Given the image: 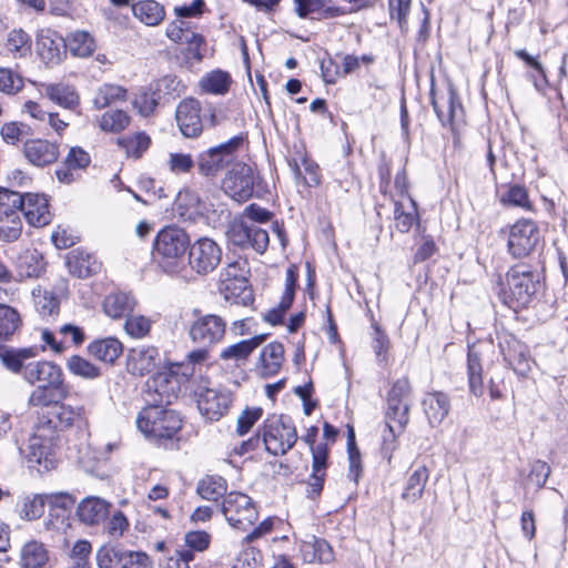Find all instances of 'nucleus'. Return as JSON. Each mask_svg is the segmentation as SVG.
Instances as JSON below:
<instances>
[{"label": "nucleus", "mask_w": 568, "mask_h": 568, "mask_svg": "<svg viewBox=\"0 0 568 568\" xmlns=\"http://www.w3.org/2000/svg\"><path fill=\"white\" fill-rule=\"evenodd\" d=\"M176 379L166 373H160L148 379L144 389L146 406L170 404L174 397V385Z\"/></svg>", "instance_id": "25"}, {"label": "nucleus", "mask_w": 568, "mask_h": 568, "mask_svg": "<svg viewBox=\"0 0 568 568\" xmlns=\"http://www.w3.org/2000/svg\"><path fill=\"white\" fill-rule=\"evenodd\" d=\"M160 101L159 92H155L153 87H150L148 91H143L135 97L133 106L141 115L149 116Z\"/></svg>", "instance_id": "56"}, {"label": "nucleus", "mask_w": 568, "mask_h": 568, "mask_svg": "<svg viewBox=\"0 0 568 568\" xmlns=\"http://www.w3.org/2000/svg\"><path fill=\"white\" fill-rule=\"evenodd\" d=\"M241 141V138H233L225 143L201 153L197 160L201 173L213 175L222 170L230 162L232 153L240 145Z\"/></svg>", "instance_id": "19"}, {"label": "nucleus", "mask_w": 568, "mask_h": 568, "mask_svg": "<svg viewBox=\"0 0 568 568\" xmlns=\"http://www.w3.org/2000/svg\"><path fill=\"white\" fill-rule=\"evenodd\" d=\"M247 234H253V250L264 253L268 246V233L255 223L245 221L233 222L227 232L229 241L240 247H247Z\"/></svg>", "instance_id": "20"}, {"label": "nucleus", "mask_w": 568, "mask_h": 568, "mask_svg": "<svg viewBox=\"0 0 568 568\" xmlns=\"http://www.w3.org/2000/svg\"><path fill=\"white\" fill-rule=\"evenodd\" d=\"M430 102L438 120L444 126L453 125L456 121L462 120L463 106L455 90L449 89L446 95L438 97L434 89H432Z\"/></svg>", "instance_id": "24"}, {"label": "nucleus", "mask_w": 568, "mask_h": 568, "mask_svg": "<svg viewBox=\"0 0 568 568\" xmlns=\"http://www.w3.org/2000/svg\"><path fill=\"white\" fill-rule=\"evenodd\" d=\"M84 419V408L82 406L73 407L64 403H54L40 422L38 427H44L45 432L54 435L57 430H64L73 426H79Z\"/></svg>", "instance_id": "13"}, {"label": "nucleus", "mask_w": 568, "mask_h": 568, "mask_svg": "<svg viewBox=\"0 0 568 568\" xmlns=\"http://www.w3.org/2000/svg\"><path fill=\"white\" fill-rule=\"evenodd\" d=\"M197 494L207 500H217L226 491V481L219 476H206L197 483Z\"/></svg>", "instance_id": "50"}, {"label": "nucleus", "mask_w": 568, "mask_h": 568, "mask_svg": "<svg viewBox=\"0 0 568 568\" xmlns=\"http://www.w3.org/2000/svg\"><path fill=\"white\" fill-rule=\"evenodd\" d=\"M67 368L71 374L84 379H95L101 376L100 367L79 355L68 358Z\"/></svg>", "instance_id": "52"}, {"label": "nucleus", "mask_w": 568, "mask_h": 568, "mask_svg": "<svg viewBox=\"0 0 568 568\" xmlns=\"http://www.w3.org/2000/svg\"><path fill=\"white\" fill-rule=\"evenodd\" d=\"M24 382L30 385L54 387L62 399H65L70 393L69 386L64 383L62 368L51 361H36Z\"/></svg>", "instance_id": "15"}, {"label": "nucleus", "mask_w": 568, "mask_h": 568, "mask_svg": "<svg viewBox=\"0 0 568 568\" xmlns=\"http://www.w3.org/2000/svg\"><path fill=\"white\" fill-rule=\"evenodd\" d=\"M133 16L145 26L160 24L165 17L164 7L155 0H143L132 4Z\"/></svg>", "instance_id": "37"}, {"label": "nucleus", "mask_w": 568, "mask_h": 568, "mask_svg": "<svg viewBox=\"0 0 568 568\" xmlns=\"http://www.w3.org/2000/svg\"><path fill=\"white\" fill-rule=\"evenodd\" d=\"M226 321L216 314H200L189 327L191 341L200 347H212L225 336Z\"/></svg>", "instance_id": "9"}, {"label": "nucleus", "mask_w": 568, "mask_h": 568, "mask_svg": "<svg viewBox=\"0 0 568 568\" xmlns=\"http://www.w3.org/2000/svg\"><path fill=\"white\" fill-rule=\"evenodd\" d=\"M90 355L104 363H114L123 352L122 343L114 337L92 342L88 346Z\"/></svg>", "instance_id": "36"}, {"label": "nucleus", "mask_w": 568, "mask_h": 568, "mask_svg": "<svg viewBox=\"0 0 568 568\" xmlns=\"http://www.w3.org/2000/svg\"><path fill=\"white\" fill-rule=\"evenodd\" d=\"M21 318L11 306L0 304V347H6L2 342L8 341L19 328Z\"/></svg>", "instance_id": "46"}, {"label": "nucleus", "mask_w": 568, "mask_h": 568, "mask_svg": "<svg viewBox=\"0 0 568 568\" xmlns=\"http://www.w3.org/2000/svg\"><path fill=\"white\" fill-rule=\"evenodd\" d=\"M130 116L123 110H110L99 119V128L106 133H119L128 128Z\"/></svg>", "instance_id": "49"}, {"label": "nucleus", "mask_w": 568, "mask_h": 568, "mask_svg": "<svg viewBox=\"0 0 568 568\" xmlns=\"http://www.w3.org/2000/svg\"><path fill=\"white\" fill-rule=\"evenodd\" d=\"M23 87L22 78L10 69L0 68V91L16 94Z\"/></svg>", "instance_id": "62"}, {"label": "nucleus", "mask_w": 568, "mask_h": 568, "mask_svg": "<svg viewBox=\"0 0 568 568\" xmlns=\"http://www.w3.org/2000/svg\"><path fill=\"white\" fill-rule=\"evenodd\" d=\"M263 336H255L250 339L241 341L236 344L225 347L220 357L224 361H242L250 356V354L261 344Z\"/></svg>", "instance_id": "47"}, {"label": "nucleus", "mask_w": 568, "mask_h": 568, "mask_svg": "<svg viewBox=\"0 0 568 568\" xmlns=\"http://www.w3.org/2000/svg\"><path fill=\"white\" fill-rule=\"evenodd\" d=\"M67 48L74 57L87 58L95 50V41L90 33L75 31L69 37Z\"/></svg>", "instance_id": "48"}, {"label": "nucleus", "mask_w": 568, "mask_h": 568, "mask_svg": "<svg viewBox=\"0 0 568 568\" xmlns=\"http://www.w3.org/2000/svg\"><path fill=\"white\" fill-rule=\"evenodd\" d=\"M499 347L505 361L519 375L526 376L531 369V358L527 346L515 336L507 334L500 337Z\"/></svg>", "instance_id": "21"}, {"label": "nucleus", "mask_w": 568, "mask_h": 568, "mask_svg": "<svg viewBox=\"0 0 568 568\" xmlns=\"http://www.w3.org/2000/svg\"><path fill=\"white\" fill-rule=\"evenodd\" d=\"M21 193L0 186V221L20 216Z\"/></svg>", "instance_id": "53"}, {"label": "nucleus", "mask_w": 568, "mask_h": 568, "mask_svg": "<svg viewBox=\"0 0 568 568\" xmlns=\"http://www.w3.org/2000/svg\"><path fill=\"white\" fill-rule=\"evenodd\" d=\"M153 90L159 92L160 100L165 98L179 97L182 92L181 81L175 75H164L159 79L153 85Z\"/></svg>", "instance_id": "59"}, {"label": "nucleus", "mask_w": 568, "mask_h": 568, "mask_svg": "<svg viewBox=\"0 0 568 568\" xmlns=\"http://www.w3.org/2000/svg\"><path fill=\"white\" fill-rule=\"evenodd\" d=\"M27 160L36 166H45L54 163L59 158V148L55 143L42 139L28 140L23 146Z\"/></svg>", "instance_id": "29"}, {"label": "nucleus", "mask_w": 568, "mask_h": 568, "mask_svg": "<svg viewBox=\"0 0 568 568\" xmlns=\"http://www.w3.org/2000/svg\"><path fill=\"white\" fill-rule=\"evenodd\" d=\"M129 156L140 158L151 144L150 136L144 132H138L131 136L121 138L118 140Z\"/></svg>", "instance_id": "54"}, {"label": "nucleus", "mask_w": 568, "mask_h": 568, "mask_svg": "<svg viewBox=\"0 0 568 568\" xmlns=\"http://www.w3.org/2000/svg\"><path fill=\"white\" fill-rule=\"evenodd\" d=\"M22 222L20 216L3 217L0 221V241L11 243L21 236Z\"/></svg>", "instance_id": "60"}, {"label": "nucleus", "mask_w": 568, "mask_h": 568, "mask_svg": "<svg viewBox=\"0 0 568 568\" xmlns=\"http://www.w3.org/2000/svg\"><path fill=\"white\" fill-rule=\"evenodd\" d=\"M221 509L227 523L242 530L250 527L258 515L251 497L237 491L224 497Z\"/></svg>", "instance_id": "8"}, {"label": "nucleus", "mask_w": 568, "mask_h": 568, "mask_svg": "<svg viewBox=\"0 0 568 568\" xmlns=\"http://www.w3.org/2000/svg\"><path fill=\"white\" fill-rule=\"evenodd\" d=\"M412 385L408 377L404 376L393 383L387 394L386 418L396 423L398 432H403L409 423L412 406Z\"/></svg>", "instance_id": "7"}, {"label": "nucleus", "mask_w": 568, "mask_h": 568, "mask_svg": "<svg viewBox=\"0 0 568 568\" xmlns=\"http://www.w3.org/2000/svg\"><path fill=\"white\" fill-rule=\"evenodd\" d=\"M540 233L531 220H519L509 230L507 247L515 258L528 256L539 243Z\"/></svg>", "instance_id": "10"}, {"label": "nucleus", "mask_w": 568, "mask_h": 568, "mask_svg": "<svg viewBox=\"0 0 568 568\" xmlns=\"http://www.w3.org/2000/svg\"><path fill=\"white\" fill-rule=\"evenodd\" d=\"M248 270L246 261L227 263L219 277V292L226 301L241 300L243 303L252 298L248 287Z\"/></svg>", "instance_id": "4"}, {"label": "nucleus", "mask_w": 568, "mask_h": 568, "mask_svg": "<svg viewBox=\"0 0 568 568\" xmlns=\"http://www.w3.org/2000/svg\"><path fill=\"white\" fill-rule=\"evenodd\" d=\"M110 504L99 497H87L78 506L77 516L85 525H98L109 514Z\"/></svg>", "instance_id": "31"}, {"label": "nucleus", "mask_w": 568, "mask_h": 568, "mask_svg": "<svg viewBox=\"0 0 568 568\" xmlns=\"http://www.w3.org/2000/svg\"><path fill=\"white\" fill-rule=\"evenodd\" d=\"M99 568H152V560L143 551L125 549L111 544L103 545L95 554Z\"/></svg>", "instance_id": "6"}, {"label": "nucleus", "mask_w": 568, "mask_h": 568, "mask_svg": "<svg viewBox=\"0 0 568 568\" xmlns=\"http://www.w3.org/2000/svg\"><path fill=\"white\" fill-rule=\"evenodd\" d=\"M500 201L505 205L517 206L525 210L531 209V202L528 196V192L524 186L511 185L501 195Z\"/></svg>", "instance_id": "55"}, {"label": "nucleus", "mask_w": 568, "mask_h": 568, "mask_svg": "<svg viewBox=\"0 0 568 568\" xmlns=\"http://www.w3.org/2000/svg\"><path fill=\"white\" fill-rule=\"evenodd\" d=\"M184 541L192 552L204 551L211 544V535L203 530H193L185 534Z\"/></svg>", "instance_id": "63"}, {"label": "nucleus", "mask_w": 568, "mask_h": 568, "mask_svg": "<svg viewBox=\"0 0 568 568\" xmlns=\"http://www.w3.org/2000/svg\"><path fill=\"white\" fill-rule=\"evenodd\" d=\"M16 266L22 277H38L44 270L42 254L36 248H26L16 258Z\"/></svg>", "instance_id": "35"}, {"label": "nucleus", "mask_w": 568, "mask_h": 568, "mask_svg": "<svg viewBox=\"0 0 568 568\" xmlns=\"http://www.w3.org/2000/svg\"><path fill=\"white\" fill-rule=\"evenodd\" d=\"M160 362L159 349L154 346L131 348L126 357L128 371L133 375L143 376L153 372Z\"/></svg>", "instance_id": "27"}, {"label": "nucleus", "mask_w": 568, "mask_h": 568, "mask_svg": "<svg viewBox=\"0 0 568 568\" xmlns=\"http://www.w3.org/2000/svg\"><path fill=\"white\" fill-rule=\"evenodd\" d=\"M187 248L189 235L175 225L163 227L154 240V256L162 270L171 275H178L184 268Z\"/></svg>", "instance_id": "1"}, {"label": "nucleus", "mask_w": 568, "mask_h": 568, "mask_svg": "<svg viewBox=\"0 0 568 568\" xmlns=\"http://www.w3.org/2000/svg\"><path fill=\"white\" fill-rule=\"evenodd\" d=\"M49 560V552L44 545L37 540L26 542L20 550V565L22 568H43Z\"/></svg>", "instance_id": "38"}, {"label": "nucleus", "mask_w": 568, "mask_h": 568, "mask_svg": "<svg viewBox=\"0 0 568 568\" xmlns=\"http://www.w3.org/2000/svg\"><path fill=\"white\" fill-rule=\"evenodd\" d=\"M232 83L231 75L222 70H214L203 75L199 82L201 90L209 94L223 95Z\"/></svg>", "instance_id": "42"}, {"label": "nucleus", "mask_w": 568, "mask_h": 568, "mask_svg": "<svg viewBox=\"0 0 568 568\" xmlns=\"http://www.w3.org/2000/svg\"><path fill=\"white\" fill-rule=\"evenodd\" d=\"M166 37L175 43L186 45L187 59L200 61L202 59L201 47L204 38L191 30L182 20H175L168 24Z\"/></svg>", "instance_id": "22"}, {"label": "nucleus", "mask_w": 568, "mask_h": 568, "mask_svg": "<svg viewBox=\"0 0 568 568\" xmlns=\"http://www.w3.org/2000/svg\"><path fill=\"white\" fill-rule=\"evenodd\" d=\"M429 479V470L425 465L414 469L404 486L400 498L409 505L416 504L424 495Z\"/></svg>", "instance_id": "32"}, {"label": "nucleus", "mask_w": 568, "mask_h": 568, "mask_svg": "<svg viewBox=\"0 0 568 568\" xmlns=\"http://www.w3.org/2000/svg\"><path fill=\"white\" fill-rule=\"evenodd\" d=\"M200 111V102L195 99H186L179 103L175 119L184 136L194 138L202 132Z\"/></svg>", "instance_id": "26"}, {"label": "nucleus", "mask_w": 568, "mask_h": 568, "mask_svg": "<svg viewBox=\"0 0 568 568\" xmlns=\"http://www.w3.org/2000/svg\"><path fill=\"white\" fill-rule=\"evenodd\" d=\"M70 273L78 277H88L95 271L97 263L89 254L72 251L67 257Z\"/></svg>", "instance_id": "51"}, {"label": "nucleus", "mask_w": 568, "mask_h": 568, "mask_svg": "<svg viewBox=\"0 0 568 568\" xmlns=\"http://www.w3.org/2000/svg\"><path fill=\"white\" fill-rule=\"evenodd\" d=\"M54 439L55 436L48 434L44 427H37L29 439L27 458L32 467L38 466L39 471L50 470L57 466L53 452Z\"/></svg>", "instance_id": "11"}, {"label": "nucleus", "mask_w": 568, "mask_h": 568, "mask_svg": "<svg viewBox=\"0 0 568 568\" xmlns=\"http://www.w3.org/2000/svg\"><path fill=\"white\" fill-rule=\"evenodd\" d=\"M136 426L148 437L172 438L182 427L180 415L160 405H149L141 409Z\"/></svg>", "instance_id": "2"}, {"label": "nucleus", "mask_w": 568, "mask_h": 568, "mask_svg": "<svg viewBox=\"0 0 568 568\" xmlns=\"http://www.w3.org/2000/svg\"><path fill=\"white\" fill-rule=\"evenodd\" d=\"M126 99V90L118 84L103 83L93 93L92 103L97 110L108 108L118 101Z\"/></svg>", "instance_id": "41"}, {"label": "nucleus", "mask_w": 568, "mask_h": 568, "mask_svg": "<svg viewBox=\"0 0 568 568\" xmlns=\"http://www.w3.org/2000/svg\"><path fill=\"white\" fill-rule=\"evenodd\" d=\"M284 361V347L281 343L273 342L264 346L260 355L257 369L264 377L274 376L282 367Z\"/></svg>", "instance_id": "33"}, {"label": "nucleus", "mask_w": 568, "mask_h": 568, "mask_svg": "<svg viewBox=\"0 0 568 568\" xmlns=\"http://www.w3.org/2000/svg\"><path fill=\"white\" fill-rule=\"evenodd\" d=\"M539 281L524 266H516L507 273V292L504 301L509 307L526 306L536 294Z\"/></svg>", "instance_id": "5"}, {"label": "nucleus", "mask_w": 568, "mask_h": 568, "mask_svg": "<svg viewBox=\"0 0 568 568\" xmlns=\"http://www.w3.org/2000/svg\"><path fill=\"white\" fill-rule=\"evenodd\" d=\"M195 394L197 408L209 420H219L230 409L232 395L226 389L199 386Z\"/></svg>", "instance_id": "14"}, {"label": "nucleus", "mask_w": 568, "mask_h": 568, "mask_svg": "<svg viewBox=\"0 0 568 568\" xmlns=\"http://www.w3.org/2000/svg\"><path fill=\"white\" fill-rule=\"evenodd\" d=\"M468 386L471 394L481 396L484 394L483 368L478 353L470 348L467 354Z\"/></svg>", "instance_id": "45"}, {"label": "nucleus", "mask_w": 568, "mask_h": 568, "mask_svg": "<svg viewBox=\"0 0 568 568\" xmlns=\"http://www.w3.org/2000/svg\"><path fill=\"white\" fill-rule=\"evenodd\" d=\"M32 294L34 306L40 315L49 316L58 311L59 302L50 292L39 288L34 290Z\"/></svg>", "instance_id": "57"}, {"label": "nucleus", "mask_w": 568, "mask_h": 568, "mask_svg": "<svg viewBox=\"0 0 568 568\" xmlns=\"http://www.w3.org/2000/svg\"><path fill=\"white\" fill-rule=\"evenodd\" d=\"M37 53L47 65H57L65 57L67 41L52 29H41L36 39Z\"/></svg>", "instance_id": "18"}, {"label": "nucleus", "mask_w": 568, "mask_h": 568, "mask_svg": "<svg viewBox=\"0 0 568 568\" xmlns=\"http://www.w3.org/2000/svg\"><path fill=\"white\" fill-rule=\"evenodd\" d=\"M254 172L244 163H236L223 181L225 193L239 203L246 202L253 195Z\"/></svg>", "instance_id": "17"}, {"label": "nucleus", "mask_w": 568, "mask_h": 568, "mask_svg": "<svg viewBox=\"0 0 568 568\" xmlns=\"http://www.w3.org/2000/svg\"><path fill=\"white\" fill-rule=\"evenodd\" d=\"M54 387L36 386L28 397L29 407H50L55 403L53 398Z\"/></svg>", "instance_id": "61"}, {"label": "nucleus", "mask_w": 568, "mask_h": 568, "mask_svg": "<svg viewBox=\"0 0 568 568\" xmlns=\"http://www.w3.org/2000/svg\"><path fill=\"white\" fill-rule=\"evenodd\" d=\"M4 51L13 59H22L31 52V37L21 28L7 33Z\"/></svg>", "instance_id": "39"}, {"label": "nucleus", "mask_w": 568, "mask_h": 568, "mask_svg": "<svg viewBox=\"0 0 568 568\" xmlns=\"http://www.w3.org/2000/svg\"><path fill=\"white\" fill-rule=\"evenodd\" d=\"M395 227L407 233L417 220L416 203L412 199L395 203L394 210Z\"/></svg>", "instance_id": "44"}, {"label": "nucleus", "mask_w": 568, "mask_h": 568, "mask_svg": "<svg viewBox=\"0 0 568 568\" xmlns=\"http://www.w3.org/2000/svg\"><path fill=\"white\" fill-rule=\"evenodd\" d=\"M422 407L428 424L432 427H437L450 412V397L440 390L425 393Z\"/></svg>", "instance_id": "28"}, {"label": "nucleus", "mask_w": 568, "mask_h": 568, "mask_svg": "<svg viewBox=\"0 0 568 568\" xmlns=\"http://www.w3.org/2000/svg\"><path fill=\"white\" fill-rule=\"evenodd\" d=\"M301 554L306 562L329 564L334 559V552L331 545L321 538L311 536L310 539L301 544Z\"/></svg>", "instance_id": "34"}, {"label": "nucleus", "mask_w": 568, "mask_h": 568, "mask_svg": "<svg viewBox=\"0 0 568 568\" xmlns=\"http://www.w3.org/2000/svg\"><path fill=\"white\" fill-rule=\"evenodd\" d=\"M44 505V495L23 496L17 501L14 511L21 519L30 521L43 515Z\"/></svg>", "instance_id": "43"}, {"label": "nucleus", "mask_w": 568, "mask_h": 568, "mask_svg": "<svg viewBox=\"0 0 568 568\" xmlns=\"http://www.w3.org/2000/svg\"><path fill=\"white\" fill-rule=\"evenodd\" d=\"M152 322L143 315H130L124 323V329L133 338L145 337L151 329Z\"/></svg>", "instance_id": "58"}, {"label": "nucleus", "mask_w": 568, "mask_h": 568, "mask_svg": "<svg viewBox=\"0 0 568 568\" xmlns=\"http://www.w3.org/2000/svg\"><path fill=\"white\" fill-rule=\"evenodd\" d=\"M45 347L29 346V347H0V362L2 366L14 375H19L23 381L29 376L34 359L39 356L41 351Z\"/></svg>", "instance_id": "16"}, {"label": "nucleus", "mask_w": 568, "mask_h": 568, "mask_svg": "<svg viewBox=\"0 0 568 568\" xmlns=\"http://www.w3.org/2000/svg\"><path fill=\"white\" fill-rule=\"evenodd\" d=\"M263 443L267 453L283 456L293 448L297 440L296 428L285 416H272L263 425Z\"/></svg>", "instance_id": "3"}, {"label": "nucleus", "mask_w": 568, "mask_h": 568, "mask_svg": "<svg viewBox=\"0 0 568 568\" xmlns=\"http://www.w3.org/2000/svg\"><path fill=\"white\" fill-rule=\"evenodd\" d=\"M27 222L34 227H43L52 220L48 199L43 194H21V209Z\"/></svg>", "instance_id": "23"}, {"label": "nucleus", "mask_w": 568, "mask_h": 568, "mask_svg": "<svg viewBox=\"0 0 568 568\" xmlns=\"http://www.w3.org/2000/svg\"><path fill=\"white\" fill-rule=\"evenodd\" d=\"M222 261V248L209 237L196 240L190 245L189 264L200 275L213 272Z\"/></svg>", "instance_id": "12"}, {"label": "nucleus", "mask_w": 568, "mask_h": 568, "mask_svg": "<svg viewBox=\"0 0 568 568\" xmlns=\"http://www.w3.org/2000/svg\"><path fill=\"white\" fill-rule=\"evenodd\" d=\"M135 305L134 297L124 292H116L109 294L103 302V310L105 314L112 318H120L126 316L133 311Z\"/></svg>", "instance_id": "40"}, {"label": "nucleus", "mask_w": 568, "mask_h": 568, "mask_svg": "<svg viewBox=\"0 0 568 568\" xmlns=\"http://www.w3.org/2000/svg\"><path fill=\"white\" fill-rule=\"evenodd\" d=\"M45 97L59 106L74 111L80 105V95L74 85L59 82L44 85Z\"/></svg>", "instance_id": "30"}, {"label": "nucleus", "mask_w": 568, "mask_h": 568, "mask_svg": "<svg viewBox=\"0 0 568 568\" xmlns=\"http://www.w3.org/2000/svg\"><path fill=\"white\" fill-rule=\"evenodd\" d=\"M261 558L260 550L247 546L239 554L232 568H257L261 564Z\"/></svg>", "instance_id": "64"}]
</instances>
